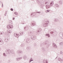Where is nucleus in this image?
<instances>
[{
  "label": "nucleus",
  "mask_w": 63,
  "mask_h": 63,
  "mask_svg": "<svg viewBox=\"0 0 63 63\" xmlns=\"http://www.w3.org/2000/svg\"><path fill=\"white\" fill-rule=\"evenodd\" d=\"M6 53L7 54H10V53H11L12 54L14 53V50H10V49H7L5 51Z\"/></svg>",
  "instance_id": "obj_1"
},
{
  "label": "nucleus",
  "mask_w": 63,
  "mask_h": 63,
  "mask_svg": "<svg viewBox=\"0 0 63 63\" xmlns=\"http://www.w3.org/2000/svg\"><path fill=\"white\" fill-rule=\"evenodd\" d=\"M36 1L37 2L38 4L40 5V8L41 9H44L43 7L44 6V3H41V2L39 1L38 0H36Z\"/></svg>",
  "instance_id": "obj_2"
},
{
  "label": "nucleus",
  "mask_w": 63,
  "mask_h": 63,
  "mask_svg": "<svg viewBox=\"0 0 63 63\" xmlns=\"http://www.w3.org/2000/svg\"><path fill=\"white\" fill-rule=\"evenodd\" d=\"M49 23V21L47 20L46 22L43 24V27H47L48 25V24Z\"/></svg>",
  "instance_id": "obj_3"
},
{
  "label": "nucleus",
  "mask_w": 63,
  "mask_h": 63,
  "mask_svg": "<svg viewBox=\"0 0 63 63\" xmlns=\"http://www.w3.org/2000/svg\"><path fill=\"white\" fill-rule=\"evenodd\" d=\"M7 28L8 29H10V28H13V26L11 25H9L7 26Z\"/></svg>",
  "instance_id": "obj_4"
},
{
  "label": "nucleus",
  "mask_w": 63,
  "mask_h": 63,
  "mask_svg": "<svg viewBox=\"0 0 63 63\" xmlns=\"http://www.w3.org/2000/svg\"><path fill=\"white\" fill-rule=\"evenodd\" d=\"M31 37L32 40H35V39H36V36L33 35H32Z\"/></svg>",
  "instance_id": "obj_5"
},
{
  "label": "nucleus",
  "mask_w": 63,
  "mask_h": 63,
  "mask_svg": "<svg viewBox=\"0 0 63 63\" xmlns=\"http://www.w3.org/2000/svg\"><path fill=\"white\" fill-rule=\"evenodd\" d=\"M22 53V51L21 50H19L17 51L16 53L17 54H19Z\"/></svg>",
  "instance_id": "obj_6"
},
{
  "label": "nucleus",
  "mask_w": 63,
  "mask_h": 63,
  "mask_svg": "<svg viewBox=\"0 0 63 63\" xmlns=\"http://www.w3.org/2000/svg\"><path fill=\"white\" fill-rule=\"evenodd\" d=\"M22 57H20L18 58H16V60L17 61H19L20 60H21L22 59Z\"/></svg>",
  "instance_id": "obj_7"
},
{
  "label": "nucleus",
  "mask_w": 63,
  "mask_h": 63,
  "mask_svg": "<svg viewBox=\"0 0 63 63\" xmlns=\"http://www.w3.org/2000/svg\"><path fill=\"white\" fill-rule=\"evenodd\" d=\"M48 43V42L47 41L46 42H44L43 44H41L40 45L41 47H42V46H43V45H44V44H45V45H47V43Z\"/></svg>",
  "instance_id": "obj_8"
},
{
  "label": "nucleus",
  "mask_w": 63,
  "mask_h": 63,
  "mask_svg": "<svg viewBox=\"0 0 63 63\" xmlns=\"http://www.w3.org/2000/svg\"><path fill=\"white\" fill-rule=\"evenodd\" d=\"M52 46L54 48H57V47L56 44H55L54 43H53Z\"/></svg>",
  "instance_id": "obj_9"
},
{
  "label": "nucleus",
  "mask_w": 63,
  "mask_h": 63,
  "mask_svg": "<svg viewBox=\"0 0 63 63\" xmlns=\"http://www.w3.org/2000/svg\"><path fill=\"white\" fill-rule=\"evenodd\" d=\"M36 15V13H32L31 14V16H35Z\"/></svg>",
  "instance_id": "obj_10"
},
{
  "label": "nucleus",
  "mask_w": 63,
  "mask_h": 63,
  "mask_svg": "<svg viewBox=\"0 0 63 63\" xmlns=\"http://www.w3.org/2000/svg\"><path fill=\"white\" fill-rule=\"evenodd\" d=\"M14 36L16 37H18L19 36L18 34H17L16 33H14Z\"/></svg>",
  "instance_id": "obj_11"
},
{
  "label": "nucleus",
  "mask_w": 63,
  "mask_h": 63,
  "mask_svg": "<svg viewBox=\"0 0 63 63\" xmlns=\"http://www.w3.org/2000/svg\"><path fill=\"white\" fill-rule=\"evenodd\" d=\"M24 29L25 30L27 31L28 29V26H27L26 27H24Z\"/></svg>",
  "instance_id": "obj_12"
},
{
  "label": "nucleus",
  "mask_w": 63,
  "mask_h": 63,
  "mask_svg": "<svg viewBox=\"0 0 63 63\" xmlns=\"http://www.w3.org/2000/svg\"><path fill=\"white\" fill-rule=\"evenodd\" d=\"M33 22H34L32 23V26H34V25H36V23L34 21H33Z\"/></svg>",
  "instance_id": "obj_13"
},
{
  "label": "nucleus",
  "mask_w": 63,
  "mask_h": 63,
  "mask_svg": "<svg viewBox=\"0 0 63 63\" xmlns=\"http://www.w3.org/2000/svg\"><path fill=\"white\" fill-rule=\"evenodd\" d=\"M3 43V42L2 40V39H0V45H2Z\"/></svg>",
  "instance_id": "obj_14"
},
{
  "label": "nucleus",
  "mask_w": 63,
  "mask_h": 63,
  "mask_svg": "<svg viewBox=\"0 0 63 63\" xmlns=\"http://www.w3.org/2000/svg\"><path fill=\"white\" fill-rule=\"evenodd\" d=\"M41 31H42V29H41V28L39 29H38L37 30V32L38 33H40V32H41Z\"/></svg>",
  "instance_id": "obj_15"
},
{
  "label": "nucleus",
  "mask_w": 63,
  "mask_h": 63,
  "mask_svg": "<svg viewBox=\"0 0 63 63\" xmlns=\"http://www.w3.org/2000/svg\"><path fill=\"white\" fill-rule=\"evenodd\" d=\"M44 4H45V5H47V4H48V2H47V1H46V0H45L44 2Z\"/></svg>",
  "instance_id": "obj_16"
},
{
  "label": "nucleus",
  "mask_w": 63,
  "mask_h": 63,
  "mask_svg": "<svg viewBox=\"0 0 63 63\" xmlns=\"http://www.w3.org/2000/svg\"><path fill=\"white\" fill-rule=\"evenodd\" d=\"M46 7L47 9H48L50 8V5H46Z\"/></svg>",
  "instance_id": "obj_17"
},
{
  "label": "nucleus",
  "mask_w": 63,
  "mask_h": 63,
  "mask_svg": "<svg viewBox=\"0 0 63 63\" xmlns=\"http://www.w3.org/2000/svg\"><path fill=\"white\" fill-rule=\"evenodd\" d=\"M30 40V39L29 38H28L26 40V43H28L29 42V40Z\"/></svg>",
  "instance_id": "obj_18"
},
{
  "label": "nucleus",
  "mask_w": 63,
  "mask_h": 63,
  "mask_svg": "<svg viewBox=\"0 0 63 63\" xmlns=\"http://www.w3.org/2000/svg\"><path fill=\"white\" fill-rule=\"evenodd\" d=\"M43 62L44 63H48L47 61V60L44 59L43 60Z\"/></svg>",
  "instance_id": "obj_19"
},
{
  "label": "nucleus",
  "mask_w": 63,
  "mask_h": 63,
  "mask_svg": "<svg viewBox=\"0 0 63 63\" xmlns=\"http://www.w3.org/2000/svg\"><path fill=\"white\" fill-rule=\"evenodd\" d=\"M54 1H52L50 3V6H52L54 4V3H53Z\"/></svg>",
  "instance_id": "obj_20"
},
{
  "label": "nucleus",
  "mask_w": 63,
  "mask_h": 63,
  "mask_svg": "<svg viewBox=\"0 0 63 63\" xmlns=\"http://www.w3.org/2000/svg\"><path fill=\"white\" fill-rule=\"evenodd\" d=\"M41 48L42 51H46V49H45V48L44 47H42Z\"/></svg>",
  "instance_id": "obj_21"
},
{
  "label": "nucleus",
  "mask_w": 63,
  "mask_h": 63,
  "mask_svg": "<svg viewBox=\"0 0 63 63\" xmlns=\"http://www.w3.org/2000/svg\"><path fill=\"white\" fill-rule=\"evenodd\" d=\"M4 41L5 42H8V38H6L5 39Z\"/></svg>",
  "instance_id": "obj_22"
},
{
  "label": "nucleus",
  "mask_w": 63,
  "mask_h": 63,
  "mask_svg": "<svg viewBox=\"0 0 63 63\" xmlns=\"http://www.w3.org/2000/svg\"><path fill=\"white\" fill-rule=\"evenodd\" d=\"M3 55L4 57H7V55L5 53H3Z\"/></svg>",
  "instance_id": "obj_23"
},
{
  "label": "nucleus",
  "mask_w": 63,
  "mask_h": 63,
  "mask_svg": "<svg viewBox=\"0 0 63 63\" xmlns=\"http://www.w3.org/2000/svg\"><path fill=\"white\" fill-rule=\"evenodd\" d=\"M32 58H31L30 60V61H29V63H30L31 61H33V60L32 59Z\"/></svg>",
  "instance_id": "obj_24"
},
{
  "label": "nucleus",
  "mask_w": 63,
  "mask_h": 63,
  "mask_svg": "<svg viewBox=\"0 0 63 63\" xmlns=\"http://www.w3.org/2000/svg\"><path fill=\"white\" fill-rule=\"evenodd\" d=\"M33 34V33H32V32H30L29 33V34L30 36H31V35H32Z\"/></svg>",
  "instance_id": "obj_25"
},
{
  "label": "nucleus",
  "mask_w": 63,
  "mask_h": 63,
  "mask_svg": "<svg viewBox=\"0 0 63 63\" xmlns=\"http://www.w3.org/2000/svg\"><path fill=\"white\" fill-rule=\"evenodd\" d=\"M58 60L59 61H62V60L60 58H59L58 59Z\"/></svg>",
  "instance_id": "obj_26"
},
{
  "label": "nucleus",
  "mask_w": 63,
  "mask_h": 63,
  "mask_svg": "<svg viewBox=\"0 0 63 63\" xmlns=\"http://www.w3.org/2000/svg\"><path fill=\"white\" fill-rule=\"evenodd\" d=\"M25 46V44H24L22 43L21 45V47H23Z\"/></svg>",
  "instance_id": "obj_27"
},
{
  "label": "nucleus",
  "mask_w": 63,
  "mask_h": 63,
  "mask_svg": "<svg viewBox=\"0 0 63 63\" xmlns=\"http://www.w3.org/2000/svg\"><path fill=\"white\" fill-rule=\"evenodd\" d=\"M27 49L28 50H30V49H31V47H27Z\"/></svg>",
  "instance_id": "obj_28"
},
{
  "label": "nucleus",
  "mask_w": 63,
  "mask_h": 63,
  "mask_svg": "<svg viewBox=\"0 0 63 63\" xmlns=\"http://www.w3.org/2000/svg\"><path fill=\"white\" fill-rule=\"evenodd\" d=\"M27 58V57L26 55H24L23 56V58H24V59H26Z\"/></svg>",
  "instance_id": "obj_29"
},
{
  "label": "nucleus",
  "mask_w": 63,
  "mask_h": 63,
  "mask_svg": "<svg viewBox=\"0 0 63 63\" xmlns=\"http://www.w3.org/2000/svg\"><path fill=\"white\" fill-rule=\"evenodd\" d=\"M55 6L56 7H57L58 8H59V5H58L57 4H55Z\"/></svg>",
  "instance_id": "obj_30"
},
{
  "label": "nucleus",
  "mask_w": 63,
  "mask_h": 63,
  "mask_svg": "<svg viewBox=\"0 0 63 63\" xmlns=\"http://www.w3.org/2000/svg\"><path fill=\"white\" fill-rule=\"evenodd\" d=\"M46 36H48V38H49V37H50V35L49 34H46Z\"/></svg>",
  "instance_id": "obj_31"
},
{
  "label": "nucleus",
  "mask_w": 63,
  "mask_h": 63,
  "mask_svg": "<svg viewBox=\"0 0 63 63\" xmlns=\"http://www.w3.org/2000/svg\"><path fill=\"white\" fill-rule=\"evenodd\" d=\"M59 44L60 46H63V42H62L61 43H60Z\"/></svg>",
  "instance_id": "obj_32"
},
{
  "label": "nucleus",
  "mask_w": 63,
  "mask_h": 63,
  "mask_svg": "<svg viewBox=\"0 0 63 63\" xmlns=\"http://www.w3.org/2000/svg\"><path fill=\"white\" fill-rule=\"evenodd\" d=\"M54 20L55 21H58L59 20L58 19L55 18V19Z\"/></svg>",
  "instance_id": "obj_33"
},
{
  "label": "nucleus",
  "mask_w": 63,
  "mask_h": 63,
  "mask_svg": "<svg viewBox=\"0 0 63 63\" xmlns=\"http://www.w3.org/2000/svg\"><path fill=\"white\" fill-rule=\"evenodd\" d=\"M4 34V32H0V35H2V34Z\"/></svg>",
  "instance_id": "obj_34"
},
{
  "label": "nucleus",
  "mask_w": 63,
  "mask_h": 63,
  "mask_svg": "<svg viewBox=\"0 0 63 63\" xmlns=\"http://www.w3.org/2000/svg\"><path fill=\"white\" fill-rule=\"evenodd\" d=\"M7 31L9 33H11V31L10 30H8Z\"/></svg>",
  "instance_id": "obj_35"
},
{
  "label": "nucleus",
  "mask_w": 63,
  "mask_h": 63,
  "mask_svg": "<svg viewBox=\"0 0 63 63\" xmlns=\"http://www.w3.org/2000/svg\"><path fill=\"white\" fill-rule=\"evenodd\" d=\"M33 45L34 47H36L37 46V44L36 43H34Z\"/></svg>",
  "instance_id": "obj_36"
},
{
  "label": "nucleus",
  "mask_w": 63,
  "mask_h": 63,
  "mask_svg": "<svg viewBox=\"0 0 63 63\" xmlns=\"http://www.w3.org/2000/svg\"><path fill=\"white\" fill-rule=\"evenodd\" d=\"M19 33L20 34V35H22V34L24 33V32H22V33Z\"/></svg>",
  "instance_id": "obj_37"
},
{
  "label": "nucleus",
  "mask_w": 63,
  "mask_h": 63,
  "mask_svg": "<svg viewBox=\"0 0 63 63\" xmlns=\"http://www.w3.org/2000/svg\"><path fill=\"white\" fill-rule=\"evenodd\" d=\"M7 11H5V14H4V16H6V15H7Z\"/></svg>",
  "instance_id": "obj_38"
},
{
  "label": "nucleus",
  "mask_w": 63,
  "mask_h": 63,
  "mask_svg": "<svg viewBox=\"0 0 63 63\" xmlns=\"http://www.w3.org/2000/svg\"><path fill=\"white\" fill-rule=\"evenodd\" d=\"M15 14L16 15H18V13L16 12H14Z\"/></svg>",
  "instance_id": "obj_39"
},
{
  "label": "nucleus",
  "mask_w": 63,
  "mask_h": 63,
  "mask_svg": "<svg viewBox=\"0 0 63 63\" xmlns=\"http://www.w3.org/2000/svg\"><path fill=\"white\" fill-rule=\"evenodd\" d=\"M53 32H50V33H51V34H52L53 35Z\"/></svg>",
  "instance_id": "obj_40"
},
{
  "label": "nucleus",
  "mask_w": 63,
  "mask_h": 63,
  "mask_svg": "<svg viewBox=\"0 0 63 63\" xmlns=\"http://www.w3.org/2000/svg\"><path fill=\"white\" fill-rule=\"evenodd\" d=\"M59 3L60 4H62V1H60Z\"/></svg>",
  "instance_id": "obj_41"
},
{
  "label": "nucleus",
  "mask_w": 63,
  "mask_h": 63,
  "mask_svg": "<svg viewBox=\"0 0 63 63\" xmlns=\"http://www.w3.org/2000/svg\"><path fill=\"white\" fill-rule=\"evenodd\" d=\"M46 13H48L49 12V10H47V11H46Z\"/></svg>",
  "instance_id": "obj_42"
},
{
  "label": "nucleus",
  "mask_w": 63,
  "mask_h": 63,
  "mask_svg": "<svg viewBox=\"0 0 63 63\" xmlns=\"http://www.w3.org/2000/svg\"><path fill=\"white\" fill-rule=\"evenodd\" d=\"M49 44H48V46H47V48H48V47H49Z\"/></svg>",
  "instance_id": "obj_43"
},
{
  "label": "nucleus",
  "mask_w": 63,
  "mask_h": 63,
  "mask_svg": "<svg viewBox=\"0 0 63 63\" xmlns=\"http://www.w3.org/2000/svg\"><path fill=\"white\" fill-rule=\"evenodd\" d=\"M36 13L40 14V13H41V12H37Z\"/></svg>",
  "instance_id": "obj_44"
},
{
  "label": "nucleus",
  "mask_w": 63,
  "mask_h": 63,
  "mask_svg": "<svg viewBox=\"0 0 63 63\" xmlns=\"http://www.w3.org/2000/svg\"><path fill=\"white\" fill-rule=\"evenodd\" d=\"M11 11H13V10H14L12 8H11Z\"/></svg>",
  "instance_id": "obj_45"
},
{
  "label": "nucleus",
  "mask_w": 63,
  "mask_h": 63,
  "mask_svg": "<svg viewBox=\"0 0 63 63\" xmlns=\"http://www.w3.org/2000/svg\"><path fill=\"white\" fill-rule=\"evenodd\" d=\"M62 53H63V52L62 51H61L60 53V54H62Z\"/></svg>",
  "instance_id": "obj_46"
},
{
  "label": "nucleus",
  "mask_w": 63,
  "mask_h": 63,
  "mask_svg": "<svg viewBox=\"0 0 63 63\" xmlns=\"http://www.w3.org/2000/svg\"><path fill=\"white\" fill-rule=\"evenodd\" d=\"M9 22H10V23H12V21H11V20L9 21Z\"/></svg>",
  "instance_id": "obj_47"
},
{
  "label": "nucleus",
  "mask_w": 63,
  "mask_h": 63,
  "mask_svg": "<svg viewBox=\"0 0 63 63\" xmlns=\"http://www.w3.org/2000/svg\"><path fill=\"white\" fill-rule=\"evenodd\" d=\"M1 3H2V7H3V3H2V2Z\"/></svg>",
  "instance_id": "obj_48"
},
{
  "label": "nucleus",
  "mask_w": 63,
  "mask_h": 63,
  "mask_svg": "<svg viewBox=\"0 0 63 63\" xmlns=\"http://www.w3.org/2000/svg\"><path fill=\"white\" fill-rule=\"evenodd\" d=\"M25 23H24L23 22L22 23H21V24H25Z\"/></svg>",
  "instance_id": "obj_49"
},
{
  "label": "nucleus",
  "mask_w": 63,
  "mask_h": 63,
  "mask_svg": "<svg viewBox=\"0 0 63 63\" xmlns=\"http://www.w3.org/2000/svg\"><path fill=\"white\" fill-rule=\"evenodd\" d=\"M15 19V17H13V20H14V19Z\"/></svg>",
  "instance_id": "obj_50"
},
{
  "label": "nucleus",
  "mask_w": 63,
  "mask_h": 63,
  "mask_svg": "<svg viewBox=\"0 0 63 63\" xmlns=\"http://www.w3.org/2000/svg\"><path fill=\"white\" fill-rule=\"evenodd\" d=\"M57 57H57L56 58H55V59H56L57 58Z\"/></svg>",
  "instance_id": "obj_51"
},
{
  "label": "nucleus",
  "mask_w": 63,
  "mask_h": 63,
  "mask_svg": "<svg viewBox=\"0 0 63 63\" xmlns=\"http://www.w3.org/2000/svg\"><path fill=\"white\" fill-rule=\"evenodd\" d=\"M0 3H1V1H0ZM1 5V4L0 3V6Z\"/></svg>",
  "instance_id": "obj_52"
},
{
  "label": "nucleus",
  "mask_w": 63,
  "mask_h": 63,
  "mask_svg": "<svg viewBox=\"0 0 63 63\" xmlns=\"http://www.w3.org/2000/svg\"><path fill=\"white\" fill-rule=\"evenodd\" d=\"M56 34H57V32H56Z\"/></svg>",
  "instance_id": "obj_53"
},
{
  "label": "nucleus",
  "mask_w": 63,
  "mask_h": 63,
  "mask_svg": "<svg viewBox=\"0 0 63 63\" xmlns=\"http://www.w3.org/2000/svg\"><path fill=\"white\" fill-rule=\"evenodd\" d=\"M0 19H1V18H0Z\"/></svg>",
  "instance_id": "obj_54"
},
{
  "label": "nucleus",
  "mask_w": 63,
  "mask_h": 63,
  "mask_svg": "<svg viewBox=\"0 0 63 63\" xmlns=\"http://www.w3.org/2000/svg\"><path fill=\"white\" fill-rule=\"evenodd\" d=\"M32 0V1H33V0Z\"/></svg>",
  "instance_id": "obj_55"
},
{
  "label": "nucleus",
  "mask_w": 63,
  "mask_h": 63,
  "mask_svg": "<svg viewBox=\"0 0 63 63\" xmlns=\"http://www.w3.org/2000/svg\"><path fill=\"white\" fill-rule=\"evenodd\" d=\"M25 39L24 40V41H25Z\"/></svg>",
  "instance_id": "obj_56"
}]
</instances>
